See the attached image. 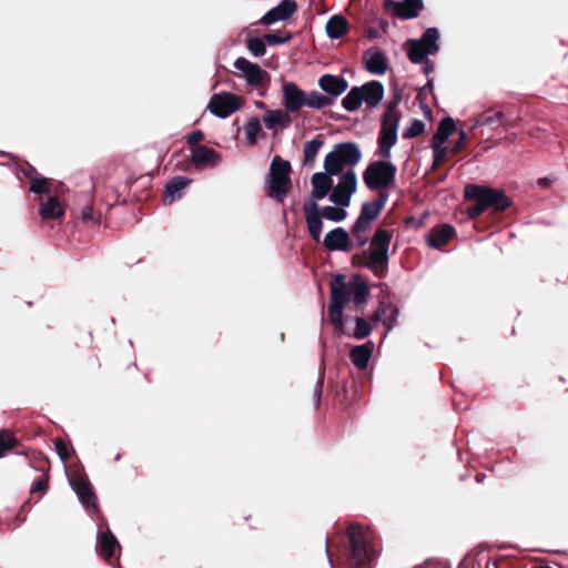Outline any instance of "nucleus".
Wrapping results in <instances>:
<instances>
[{
	"label": "nucleus",
	"instance_id": "f257e3e1",
	"mask_svg": "<svg viewBox=\"0 0 568 568\" xmlns=\"http://www.w3.org/2000/svg\"><path fill=\"white\" fill-rule=\"evenodd\" d=\"M397 105V101L388 102L382 119L378 135V155L382 159L390 158L392 148L397 142V131L400 120ZM396 173L397 168L390 161L377 160L368 164L365 169L363 180L369 190L386 192L385 190L394 184Z\"/></svg>",
	"mask_w": 568,
	"mask_h": 568
},
{
	"label": "nucleus",
	"instance_id": "f03ea898",
	"mask_svg": "<svg viewBox=\"0 0 568 568\" xmlns=\"http://www.w3.org/2000/svg\"><path fill=\"white\" fill-rule=\"evenodd\" d=\"M392 239L393 234L389 231L379 229L372 237L368 250L363 253V256L367 258L364 265L378 277H383L388 267Z\"/></svg>",
	"mask_w": 568,
	"mask_h": 568
},
{
	"label": "nucleus",
	"instance_id": "7ed1b4c3",
	"mask_svg": "<svg viewBox=\"0 0 568 568\" xmlns=\"http://www.w3.org/2000/svg\"><path fill=\"white\" fill-rule=\"evenodd\" d=\"M384 85L373 80L361 87H353L342 100V106L348 112L357 111L363 103L376 108L384 98Z\"/></svg>",
	"mask_w": 568,
	"mask_h": 568
},
{
	"label": "nucleus",
	"instance_id": "20e7f679",
	"mask_svg": "<svg viewBox=\"0 0 568 568\" xmlns=\"http://www.w3.org/2000/svg\"><path fill=\"white\" fill-rule=\"evenodd\" d=\"M362 159L359 146L355 142H343L334 145L324 159V170L331 174H343L345 166L353 168Z\"/></svg>",
	"mask_w": 568,
	"mask_h": 568
},
{
	"label": "nucleus",
	"instance_id": "39448f33",
	"mask_svg": "<svg viewBox=\"0 0 568 568\" xmlns=\"http://www.w3.org/2000/svg\"><path fill=\"white\" fill-rule=\"evenodd\" d=\"M348 537L351 541L349 561L352 565L363 566L374 559L375 550L361 526L351 525L348 527Z\"/></svg>",
	"mask_w": 568,
	"mask_h": 568
},
{
	"label": "nucleus",
	"instance_id": "423d86ee",
	"mask_svg": "<svg viewBox=\"0 0 568 568\" xmlns=\"http://www.w3.org/2000/svg\"><path fill=\"white\" fill-rule=\"evenodd\" d=\"M332 287L339 290L344 302L347 300L355 305L365 303L369 295L367 284L359 276H354L348 282H345V276L337 274L331 282Z\"/></svg>",
	"mask_w": 568,
	"mask_h": 568
},
{
	"label": "nucleus",
	"instance_id": "0eeeda50",
	"mask_svg": "<svg viewBox=\"0 0 568 568\" xmlns=\"http://www.w3.org/2000/svg\"><path fill=\"white\" fill-rule=\"evenodd\" d=\"M387 201L388 193L379 192L377 199L363 203L361 213L352 227V232L366 233L372 223L383 211Z\"/></svg>",
	"mask_w": 568,
	"mask_h": 568
},
{
	"label": "nucleus",
	"instance_id": "6e6552de",
	"mask_svg": "<svg viewBox=\"0 0 568 568\" xmlns=\"http://www.w3.org/2000/svg\"><path fill=\"white\" fill-rule=\"evenodd\" d=\"M357 187V178L351 169L339 174V182L334 185L329 192L328 200L336 206L347 207L351 204L352 195Z\"/></svg>",
	"mask_w": 568,
	"mask_h": 568
},
{
	"label": "nucleus",
	"instance_id": "1a4fd4ad",
	"mask_svg": "<svg viewBox=\"0 0 568 568\" xmlns=\"http://www.w3.org/2000/svg\"><path fill=\"white\" fill-rule=\"evenodd\" d=\"M465 196H479L487 203L488 207L491 206L496 211H504L511 204L510 200L503 191L476 184L466 185Z\"/></svg>",
	"mask_w": 568,
	"mask_h": 568
},
{
	"label": "nucleus",
	"instance_id": "9d476101",
	"mask_svg": "<svg viewBox=\"0 0 568 568\" xmlns=\"http://www.w3.org/2000/svg\"><path fill=\"white\" fill-rule=\"evenodd\" d=\"M241 106L237 95L230 92L215 93L211 97L207 110L220 119H225L236 112Z\"/></svg>",
	"mask_w": 568,
	"mask_h": 568
},
{
	"label": "nucleus",
	"instance_id": "9b49d317",
	"mask_svg": "<svg viewBox=\"0 0 568 568\" xmlns=\"http://www.w3.org/2000/svg\"><path fill=\"white\" fill-rule=\"evenodd\" d=\"M234 68L242 73L246 83L252 87H260L267 74L257 63L251 62L245 58H237L234 61Z\"/></svg>",
	"mask_w": 568,
	"mask_h": 568
},
{
	"label": "nucleus",
	"instance_id": "f8f14e48",
	"mask_svg": "<svg viewBox=\"0 0 568 568\" xmlns=\"http://www.w3.org/2000/svg\"><path fill=\"white\" fill-rule=\"evenodd\" d=\"M336 174H331L324 170V172H316L311 178L312 191L310 193V203H317V201L323 200L327 196L333 187L332 176Z\"/></svg>",
	"mask_w": 568,
	"mask_h": 568
},
{
	"label": "nucleus",
	"instance_id": "ddd939ff",
	"mask_svg": "<svg viewBox=\"0 0 568 568\" xmlns=\"http://www.w3.org/2000/svg\"><path fill=\"white\" fill-rule=\"evenodd\" d=\"M296 2L294 0H282L276 7L268 10L261 19L264 26L273 24L277 21L290 19L296 11Z\"/></svg>",
	"mask_w": 568,
	"mask_h": 568
},
{
	"label": "nucleus",
	"instance_id": "4468645a",
	"mask_svg": "<svg viewBox=\"0 0 568 568\" xmlns=\"http://www.w3.org/2000/svg\"><path fill=\"white\" fill-rule=\"evenodd\" d=\"M284 106L287 112L294 113L305 106L306 94L294 82L283 84Z\"/></svg>",
	"mask_w": 568,
	"mask_h": 568
},
{
	"label": "nucleus",
	"instance_id": "2eb2a0df",
	"mask_svg": "<svg viewBox=\"0 0 568 568\" xmlns=\"http://www.w3.org/2000/svg\"><path fill=\"white\" fill-rule=\"evenodd\" d=\"M318 87L334 100L347 90L348 82L341 75L326 73L318 79Z\"/></svg>",
	"mask_w": 568,
	"mask_h": 568
},
{
	"label": "nucleus",
	"instance_id": "dca6fc26",
	"mask_svg": "<svg viewBox=\"0 0 568 568\" xmlns=\"http://www.w3.org/2000/svg\"><path fill=\"white\" fill-rule=\"evenodd\" d=\"M305 222L311 237L318 242L321 240L323 221L317 203H308L304 206Z\"/></svg>",
	"mask_w": 568,
	"mask_h": 568
},
{
	"label": "nucleus",
	"instance_id": "f3484780",
	"mask_svg": "<svg viewBox=\"0 0 568 568\" xmlns=\"http://www.w3.org/2000/svg\"><path fill=\"white\" fill-rule=\"evenodd\" d=\"M344 303L345 302L343 301L342 293L339 292V290L332 287L331 301L328 305V316L339 334L344 333Z\"/></svg>",
	"mask_w": 568,
	"mask_h": 568
},
{
	"label": "nucleus",
	"instance_id": "a211bd4d",
	"mask_svg": "<svg viewBox=\"0 0 568 568\" xmlns=\"http://www.w3.org/2000/svg\"><path fill=\"white\" fill-rule=\"evenodd\" d=\"M363 61L366 70L376 75H382L387 70V60L385 54L375 48H371L364 52Z\"/></svg>",
	"mask_w": 568,
	"mask_h": 568
},
{
	"label": "nucleus",
	"instance_id": "6ab92c4d",
	"mask_svg": "<svg viewBox=\"0 0 568 568\" xmlns=\"http://www.w3.org/2000/svg\"><path fill=\"white\" fill-rule=\"evenodd\" d=\"M191 180L185 176H174L172 178L164 187L163 191V202L165 204H171L174 201L182 197L183 191L190 185Z\"/></svg>",
	"mask_w": 568,
	"mask_h": 568
},
{
	"label": "nucleus",
	"instance_id": "aec40b11",
	"mask_svg": "<svg viewBox=\"0 0 568 568\" xmlns=\"http://www.w3.org/2000/svg\"><path fill=\"white\" fill-rule=\"evenodd\" d=\"M291 185L290 178H277L267 175L265 181L266 191L270 197L277 202H283Z\"/></svg>",
	"mask_w": 568,
	"mask_h": 568
},
{
	"label": "nucleus",
	"instance_id": "412c9836",
	"mask_svg": "<svg viewBox=\"0 0 568 568\" xmlns=\"http://www.w3.org/2000/svg\"><path fill=\"white\" fill-rule=\"evenodd\" d=\"M349 235L343 227H336L329 231L323 240V245L328 251H348Z\"/></svg>",
	"mask_w": 568,
	"mask_h": 568
},
{
	"label": "nucleus",
	"instance_id": "4be33fe9",
	"mask_svg": "<svg viewBox=\"0 0 568 568\" xmlns=\"http://www.w3.org/2000/svg\"><path fill=\"white\" fill-rule=\"evenodd\" d=\"M221 158L211 148L197 145L192 150V163L195 168L215 166L220 163Z\"/></svg>",
	"mask_w": 568,
	"mask_h": 568
},
{
	"label": "nucleus",
	"instance_id": "5701e85b",
	"mask_svg": "<svg viewBox=\"0 0 568 568\" xmlns=\"http://www.w3.org/2000/svg\"><path fill=\"white\" fill-rule=\"evenodd\" d=\"M456 234V230L454 226L449 224H444L438 227H434L428 236L427 243L433 248H440L446 245Z\"/></svg>",
	"mask_w": 568,
	"mask_h": 568
},
{
	"label": "nucleus",
	"instance_id": "b1692460",
	"mask_svg": "<svg viewBox=\"0 0 568 568\" xmlns=\"http://www.w3.org/2000/svg\"><path fill=\"white\" fill-rule=\"evenodd\" d=\"M373 352L374 343L369 341L362 345L354 346L349 352V358L358 369L364 371L368 366Z\"/></svg>",
	"mask_w": 568,
	"mask_h": 568
},
{
	"label": "nucleus",
	"instance_id": "393cba45",
	"mask_svg": "<svg viewBox=\"0 0 568 568\" xmlns=\"http://www.w3.org/2000/svg\"><path fill=\"white\" fill-rule=\"evenodd\" d=\"M393 3L396 16L402 19L416 18L424 7L423 0H402Z\"/></svg>",
	"mask_w": 568,
	"mask_h": 568
},
{
	"label": "nucleus",
	"instance_id": "a878e982",
	"mask_svg": "<svg viewBox=\"0 0 568 568\" xmlns=\"http://www.w3.org/2000/svg\"><path fill=\"white\" fill-rule=\"evenodd\" d=\"M97 539L100 555L110 560L114 556L115 549L120 547L116 538L110 530H106L99 532Z\"/></svg>",
	"mask_w": 568,
	"mask_h": 568
},
{
	"label": "nucleus",
	"instance_id": "bb28decb",
	"mask_svg": "<svg viewBox=\"0 0 568 568\" xmlns=\"http://www.w3.org/2000/svg\"><path fill=\"white\" fill-rule=\"evenodd\" d=\"M39 214L42 220H57L64 215V207L55 196H49L41 203Z\"/></svg>",
	"mask_w": 568,
	"mask_h": 568
},
{
	"label": "nucleus",
	"instance_id": "cd10ccee",
	"mask_svg": "<svg viewBox=\"0 0 568 568\" xmlns=\"http://www.w3.org/2000/svg\"><path fill=\"white\" fill-rule=\"evenodd\" d=\"M372 320L374 322H383L387 325V332H389L396 325L397 310L393 308L389 304L381 303L374 312Z\"/></svg>",
	"mask_w": 568,
	"mask_h": 568
},
{
	"label": "nucleus",
	"instance_id": "c85d7f7f",
	"mask_svg": "<svg viewBox=\"0 0 568 568\" xmlns=\"http://www.w3.org/2000/svg\"><path fill=\"white\" fill-rule=\"evenodd\" d=\"M73 489L85 508L97 507V496L85 480L74 483Z\"/></svg>",
	"mask_w": 568,
	"mask_h": 568
},
{
	"label": "nucleus",
	"instance_id": "c756f323",
	"mask_svg": "<svg viewBox=\"0 0 568 568\" xmlns=\"http://www.w3.org/2000/svg\"><path fill=\"white\" fill-rule=\"evenodd\" d=\"M264 125L267 129H274L276 126L288 128L291 120L283 110H268L263 116Z\"/></svg>",
	"mask_w": 568,
	"mask_h": 568
},
{
	"label": "nucleus",
	"instance_id": "7c9ffc66",
	"mask_svg": "<svg viewBox=\"0 0 568 568\" xmlns=\"http://www.w3.org/2000/svg\"><path fill=\"white\" fill-rule=\"evenodd\" d=\"M347 26V20L343 16L335 14L326 22V33L331 39H339L345 34Z\"/></svg>",
	"mask_w": 568,
	"mask_h": 568
},
{
	"label": "nucleus",
	"instance_id": "2f4dec72",
	"mask_svg": "<svg viewBox=\"0 0 568 568\" xmlns=\"http://www.w3.org/2000/svg\"><path fill=\"white\" fill-rule=\"evenodd\" d=\"M455 121L450 116L443 119L433 136V144L444 145L455 131Z\"/></svg>",
	"mask_w": 568,
	"mask_h": 568
},
{
	"label": "nucleus",
	"instance_id": "473e14b6",
	"mask_svg": "<svg viewBox=\"0 0 568 568\" xmlns=\"http://www.w3.org/2000/svg\"><path fill=\"white\" fill-rule=\"evenodd\" d=\"M333 105V98L322 94L318 91H311L306 94L305 106L311 109L321 110Z\"/></svg>",
	"mask_w": 568,
	"mask_h": 568
},
{
	"label": "nucleus",
	"instance_id": "72a5a7b5",
	"mask_svg": "<svg viewBox=\"0 0 568 568\" xmlns=\"http://www.w3.org/2000/svg\"><path fill=\"white\" fill-rule=\"evenodd\" d=\"M439 31L437 28L432 27L428 28L423 37L420 39H417L426 49H428V52L433 55L438 52L439 44Z\"/></svg>",
	"mask_w": 568,
	"mask_h": 568
},
{
	"label": "nucleus",
	"instance_id": "f704fd0d",
	"mask_svg": "<svg viewBox=\"0 0 568 568\" xmlns=\"http://www.w3.org/2000/svg\"><path fill=\"white\" fill-rule=\"evenodd\" d=\"M407 54L410 62L418 64L422 63L430 53L419 41L413 39L408 42Z\"/></svg>",
	"mask_w": 568,
	"mask_h": 568
},
{
	"label": "nucleus",
	"instance_id": "c9c22d12",
	"mask_svg": "<svg viewBox=\"0 0 568 568\" xmlns=\"http://www.w3.org/2000/svg\"><path fill=\"white\" fill-rule=\"evenodd\" d=\"M323 140L320 138H315L311 141H307L304 145V165L313 166L315 163L316 155L320 149L323 145Z\"/></svg>",
	"mask_w": 568,
	"mask_h": 568
},
{
	"label": "nucleus",
	"instance_id": "e433bc0d",
	"mask_svg": "<svg viewBox=\"0 0 568 568\" xmlns=\"http://www.w3.org/2000/svg\"><path fill=\"white\" fill-rule=\"evenodd\" d=\"M291 164L288 161L282 160L280 156H274L270 166L271 176L290 178Z\"/></svg>",
	"mask_w": 568,
	"mask_h": 568
},
{
	"label": "nucleus",
	"instance_id": "4c0bfd02",
	"mask_svg": "<svg viewBox=\"0 0 568 568\" xmlns=\"http://www.w3.org/2000/svg\"><path fill=\"white\" fill-rule=\"evenodd\" d=\"M246 141L250 145H254L257 141V135L261 132V121L258 118H251L244 126Z\"/></svg>",
	"mask_w": 568,
	"mask_h": 568
},
{
	"label": "nucleus",
	"instance_id": "58836bf2",
	"mask_svg": "<svg viewBox=\"0 0 568 568\" xmlns=\"http://www.w3.org/2000/svg\"><path fill=\"white\" fill-rule=\"evenodd\" d=\"M321 214L324 219L332 221V222H342L346 219L347 212L345 211V207L341 206H324L321 211Z\"/></svg>",
	"mask_w": 568,
	"mask_h": 568
},
{
	"label": "nucleus",
	"instance_id": "ea45409f",
	"mask_svg": "<svg viewBox=\"0 0 568 568\" xmlns=\"http://www.w3.org/2000/svg\"><path fill=\"white\" fill-rule=\"evenodd\" d=\"M247 50L255 58L263 57L266 52V43L264 38L261 39L250 36L247 39Z\"/></svg>",
	"mask_w": 568,
	"mask_h": 568
},
{
	"label": "nucleus",
	"instance_id": "a19ab883",
	"mask_svg": "<svg viewBox=\"0 0 568 568\" xmlns=\"http://www.w3.org/2000/svg\"><path fill=\"white\" fill-rule=\"evenodd\" d=\"M18 445L17 438L7 430H0V458Z\"/></svg>",
	"mask_w": 568,
	"mask_h": 568
},
{
	"label": "nucleus",
	"instance_id": "79ce46f5",
	"mask_svg": "<svg viewBox=\"0 0 568 568\" xmlns=\"http://www.w3.org/2000/svg\"><path fill=\"white\" fill-rule=\"evenodd\" d=\"M450 150L442 144H433V153H434V160L432 168L433 170L438 169L447 159L448 153Z\"/></svg>",
	"mask_w": 568,
	"mask_h": 568
},
{
	"label": "nucleus",
	"instance_id": "37998d69",
	"mask_svg": "<svg viewBox=\"0 0 568 568\" xmlns=\"http://www.w3.org/2000/svg\"><path fill=\"white\" fill-rule=\"evenodd\" d=\"M425 131V123L422 120H413L410 124L403 131L404 139H413L420 135Z\"/></svg>",
	"mask_w": 568,
	"mask_h": 568
},
{
	"label": "nucleus",
	"instance_id": "c03bdc74",
	"mask_svg": "<svg viewBox=\"0 0 568 568\" xmlns=\"http://www.w3.org/2000/svg\"><path fill=\"white\" fill-rule=\"evenodd\" d=\"M467 200H475V204L470 205L467 209L468 216L470 219H475L483 214L485 210L488 207L487 203L484 202L479 196H465Z\"/></svg>",
	"mask_w": 568,
	"mask_h": 568
},
{
	"label": "nucleus",
	"instance_id": "a18cd8bd",
	"mask_svg": "<svg viewBox=\"0 0 568 568\" xmlns=\"http://www.w3.org/2000/svg\"><path fill=\"white\" fill-rule=\"evenodd\" d=\"M355 322H356V327H355V332H354V337L356 339H363V338L367 337L372 332V328H371L369 324L367 323V321H365L362 317H356Z\"/></svg>",
	"mask_w": 568,
	"mask_h": 568
},
{
	"label": "nucleus",
	"instance_id": "49530a36",
	"mask_svg": "<svg viewBox=\"0 0 568 568\" xmlns=\"http://www.w3.org/2000/svg\"><path fill=\"white\" fill-rule=\"evenodd\" d=\"M30 191L36 194H47L50 192V185L47 179L37 178L31 182Z\"/></svg>",
	"mask_w": 568,
	"mask_h": 568
},
{
	"label": "nucleus",
	"instance_id": "de8ad7c7",
	"mask_svg": "<svg viewBox=\"0 0 568 568\" xmlns=\"http://www.w3.org/2000/svg\"><path fill=\"white\" fill-rule=\"evenodd\" d=\"M291 39V34H286L285 37H281L274 33H267L264 36V40L266 44L275 45L287 42Z\"/></svg>",
	"mask_w": 568,
	"mask_h": 568
},
{
	"label": "nucleus",
	"instance_id": "09e8293b",
	"mask_svg": "<svg viewBox=\"0 0 568 568\" xmlns=\"http://www.w3.org/2000/svg\"><path fill=\"white\" fill-rule=\"evenodd\" d=\"M503 118L504 113L500 111L496 112L493 115L481 114V123H484V125H494L495 123H499Z\"/></svg>",
	"mask_w": 568,
	"mask_h": 568
},
{
	"label": "nucleus",
	"instance_id": "8fccbe9b",
	"mask_svg": "<svg viewBox=\"0 0 568 568\" xmlns=\"http://www.w3.org/2000/svg\"><path fill=\"white\" fill-rule=\"evenodd\" d=\"M48 488V480L44 476H40L31 486V493L45 491Z\"/></svg>",
	"mask_w": 568,
	"mask_h": 568
},
{
	"label": "nucleus",
	"instance_id": "3c124183",
	"mask_svg": "<svg viewBox=\"0 0 568 568\" xmlns=\"http://www.w3.org/2000/svg\"><path fill=\"white\" fill-rule=\"evenodd\" d=\"M82 220L85 222L92 221L98 222V219L95 217L94 210L91 205H87L82 209L81 212Z\"/></svg>",
	"mask_w": 568,
	"mask_h": 568
},
{
	"label": "nucleus",
	"instance_id": "603ef678",
	"mask_svg": "<svg viewBox=\"0 0 568 568\" xmlns=\"http://www.w3.org/2000/svg\"><path fill=\"white\" fill-rule=\"evenodd\" d=\"M323 389V377H320L315 384L313 397L315 400V405L318 406Z\"/></svg>",
	"mask_w": 568,
	"mask_h": 568
},
{
	"label": "nucleus",
	"instance_id": "864d4df0",
	"mask_svg": "<svg viewBox=\"0 0 568 568\" xmlns=\"http://www.w3.org/2000/svg\"><path fill=\"white\" fill-rule=\"evenodd\" d=\"M465 142H466V133H465L464 130H460L459 131V139L455 143V145L450 149V152L452 153H458L463 149V146L465 145Z\"/></svg>",
	"mask_w": 568,
	"mask_h": 568
},
{
	"label": "nucleus",
	"instance_id": "5fc2aeb1",
	"mask_svg": "<svg viewBox=\"0 0 568 568\" xmlns=\"http://www.w3.org/2000/svg\"><path fill=\"white\" fill-rule=\"evenodd\" d=\"M55 449H57V453H58L59 457L61 458V460L64 462L69 458L67 446L64 445V443L62 440L55 442Z\"/></svg>",
	"mask_w": 568,
	"mask_h": 568
},
{
	"label": "nucleus",
	"instance_id": "6e6d98bb",
	"mask_svg": "<svg viewBox=\"0 0 568 568\" xmlns=\"http://www.w3.org/2000/svg\"><path fill=\"white\" fill-rule=\"evenodd\" d=\"M203 139H204V134L200 130L193 131L192 133H190L187 135V142L192 145L200 143Z\"/></svg>",
	"mask_w": 568,
	"mask_h": 568
},
{
	"label": "nucleus",
	"instance_id": "4d7b16f0",
	"mask_svg": "<svg viewBox=\"0 0 568 568\" xmlns=\"http://www.w3.org/2000/svg\"><path fill=\"white\" fill-rule=\"evenodd\" d=\"M22 173L32 182L34 179H37L38 176V172L37 170L29 165L27 169H23L22 170Z\"/></svg>",
	"mask_w": 568,
	"mask_h": 568
},
{
	"label": "nucleus",
	"instance_id": "13d9d810",
	"mask_svg": "<svg viewBox=\"0 0 568 568\" xmlns=\"http://www.w3.org/2000/svg\"><path fill=\"white\" fill-rule=\"evenodd\" d=\"M353 234L355 235V237L357 240L358 246H363L367 243L368 239H367V236H365V233L353 232Z\"/></svg>",
	"mask_w": 568,
	"mask_h": 568
},
{
	"label": "nucleus",
	"instance_id": "bf43d9fd",
	"mask_svg": "<svg viewBox=\"0 0 568 568\" xmlns=\"http://www.w3.org/2000/svg\"><path fill=\"white\" fill-rule=\"evenodd\" d=\"M433 70H434L433 63H432L430 61H428V60H427V61L425 62V72H426V73H429V72H433Z\"/></svg>",
	"mask_w": 568,
	"mask_h": 568
},
{
	"label": "nucleus",
	"instance_id": "052dcab7",
	"mask_svg": "<svg viewBox=\"0 0 568 568\" xmlns=\"http://www.w3.org/2000/svg\"><path fill=\"white\" fill-rule=\"evenodd\" d=\"M479 126H484V123H481V115H480V116H478V118L474 121V123H473V126H471V128H473V129H476V128H479Z\"/></svg>",
	"mask_w": 568,
	"mask_h": 568
},
{
	"label": "nucleus",
	"instance_id": "680f3d73",
	"mask_svg": "<svg viewBox=\"0 0 568 568\" xmlns=\"http://www.w3.org/2000/svg\"><path fill=\"white\" fill-rule=\"evenodd\" d=\"M325 552H326L329 565L333 567V562H332V559L328 554V540L327 539L325 540Z\"/></svg>",
	"mask_w": 568,
	"mask_h": 568
},
{
	"label": "nucleus",
	"instance_id": "e2e57ef3",
	"mask_svg": "<svg viewBox=\"0 0 568 568\" xmlns=\"http://www.w3.org/2000/svg\"><path fill=\"white\" fill-rule=\"evenodd\" d=\"M368 34L371 38H376L378 37V31L376 29H371Z\"/></svg>",
	"mask_w": 568,
	"mask_h": 568
},
{
	"label": "nucleus",
	"instance_id": "0e129e2a",
	"mask_svg": "<svg viewBox=\"0 0 568 568\" xmlns=\"http://www.w3.org/2000/svg\"><path fill=\"white\" fill-rule=\"evenodd\" d=\"M538 183H539L540 185H546V184H547V181H546V179H540V180L538 181Z\"/></svg>",
	"mask_w": 568,
	"mask_h": 568
},
{
	"label": "nucleus",
	"instance_id": "69168bd1",
	"mask_svg": "<svg viewBox=\"0 0 568 568\" xmlns=\"http://www.w3.org/2000/svg\"><path fill=\"white\" fill-rule=\"evenodd\" d=\"M256 105H257L258 108H263V106H264V104H263L262 102L256 103Z\"/></svg>",
	"mask_w": 568,
	"mask_h": 568
},
{
	"label": "nucleus",
	"instance_id": "338daca9",
	"mask_svg": "<svg viewBox=\"0 0 568 568\" xmlns=\"http://www.w3.org/2000/svg\"><path fill=\"white\" fill-rule=\"evenodd\" d=\"M535 568H551V567H548V566H541V567H535Z\"/></svg>",
	"mask_w": 568,
	"mask_h": 568
},
{
	"label": "nucleus",
	"instance_id": "774afa93",
	"mask_svg": "<svg viewBox=\"0 0 568 568\" xmlns=\"http://www.w3.org/2000/svg\"><path fill=\"white\" fill-rule=\"evenodd\" d=\"M385 2H386V4H387L388 2H393V1H392V0H385Z\"/></svg>",
	"mask_w": 568,
	"mask_h": 568
}]
</instances>
